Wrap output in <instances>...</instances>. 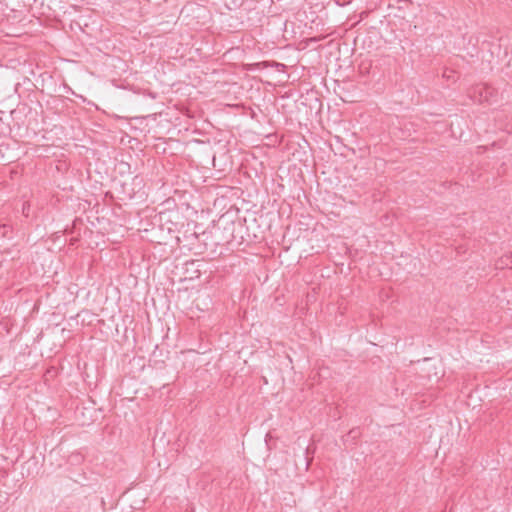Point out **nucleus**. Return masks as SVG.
Returning <instances> with one entry per match:
<instances>
[{
    "label": "nucleus",
    "mask_w": 512,
    "mask_h": 512,
    "mask_svg": "<svg viewBox=\"0 0 512 512\" xmlns=\"http://www.w3.org/2000/svg\"><path fill=\"white\" fill-rule=\"evenodd\" d=\"M350 434H352V435H353V437H355V436H356V431H355V430H351V431H350Z\"/></svg>",
    "instance_id": "3"
},
{
    "label": "nucleus",
    "mask_w": 512,
    "mask_h": 512,
    "mask_svg": "<svg viewBox=\"0 0 512 512\" xmlns=\"http://www.w3.org/2000/svg\"><path fill=\"white\" fill-rule=\"evenodd\" d=\"M496 268L504 269L509 268L512 269V255H504L496 262Z\"/></svg>",
    "instance_id": "2"
},
{
    "label": "nucleus",
    "mask_w": 512,
    "mask_h": 512,
    "mask_svg": "<svg viewBox=\"0 0 512 512\" xmlns=\"http://www.w3.org/2000/svg\"><path fill=\"white\" fill-rule=\"evenodd\" d=\"M496 95V89L487 84L477 85L471 92V97L480 103H493L495 101Z\"/></svg>",
    "instance_id": "1"
}]
</instances>
